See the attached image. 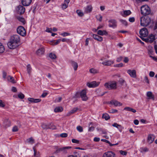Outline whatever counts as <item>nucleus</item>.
<instances>
[{"mask_svg":"<svg viewBox=\"0 0 157 157\" xmlns=\"http://www.w3.org/2000/svg\"><path fill=\"white\" fill-rule=\"evenodd\" d=\"M102 118L106 120H108V115L107 113L103 114L102 115Z\"/></svg>","mask_w":157,"mask_h":157,"instance_id":"46","label":"nucleus"},{"mask_svg":"<svg viewBox=\"0 0 157 157\" xmlns=\"http://www.w3.org/2000/svg\"><path fill=\"white\" fill-rule=\"evenodd\" d=\"M109 104L114 105L115 106H121L122 104L121 103L118 101L115 100H112L110 101Z\"/></svg>","mask_w":157,"mask_h":157,"instance_id":"13","label":"nucleus"},{"mask_svg":"<svg viewBox=\"0 0 157 157\" xmlns=\"http://www.w3.org/2000/svg\"><path fill=\"white\" fill-rule=\"evenodd\" d=\"M98 34L99 35L103 36V35H105L107 34V32L105 30L102 31L101 30H99L98 31Z\"/></svg>","mask_w":157,"mask_h":157,"instance_id":"27","label":"nucleus"},{"mask_svg":"<svg viewBox=\"0 0 157 157\" xmlns=\"http://www.w3.org/2000/svg\"><path fill=\"white\" fill-rule=\"evenodd\" d=\"M63 108L61 107H57L54 109V111L55 112H59L63 111Z\"/></svg>","mask_w":157,"mask_h":157,"instance_id":"36","label":"nucleus"},{"mask_svg":"<svg viewBox=\"0 0 157 157\" xmlns=\"http://www.w3.org/2000/svg\"><path fill=\"white\" fill-rule=\"evenodd\" d=\"M89 71L90 73L95 74L98 72V71L94 68H91L90 69Z\"/></svg>","mask_w":157,"mask_h":157,"instance_id":"31","label":"nucleus"},{"mask_svg":"<svg viewBox=\"0 0 157 157\" xmlns=\"http://www.w3.org/2000/svg\"><path fill=\"white\" fill-rule=\"evenodd\" d=\"M109 26L110 28L114 29L117 26V22L115 20H110L109 21Z\"/></svg>","mask_w":157,"mask_h":157,"instance_id":"7","label":"nucleus"},{"mask_svg":"<svg viewBox=\"0 0 157 157\" xmlns=\"http://www.w3.org/2000/svg\"><path fill=\"white\" fill-rule=\"evenodd\" d=\"M140 37L142 39V38L145 37L148 34V31L147 29L146 28H144L142 29L140 31Z\"/></svg>","mask_w":157,"mask_h":157,"instance_id":"6","label":"nucleus"},{"mask_svg":"<svg viewBox=\"0 0 157 157\" xmlns=\"http://www.w3.org/2000/svg\"><path fill=\"white\" fill-rule=\"evenodd\" d=\"M152 20L148 16H143L140 18V25L143 27H146L151 23Z\"/></svg>","mask_w":157,"mask_h":157,"instance_id":"2","label":"nucleus"},{"mask_svg":"<svg viewBox=\"0 0 157 157\" xmlns=\"http://www.w3.org/2000/svg\"><path fill=\"white\" fill-rule=\"evenodd\" d=\"M41 127L44 129H49L48 124H47L45 123H43L42 124Z\"/></svg>","mask_w":157,"mask_h":157,"instance_id":"40","label":"nucleus"},{"mask_svg":"<svg viewBox=\"0 0 157 157\" xmlns=\"http://www.w3.org/2000/svg\"><path fill=\"white\" fill-rule=\"evenodd\" d=\"M32 2V0H22V3L24 6H29Z\"/></svg>","mask_w":157,"mask_h":157,"instance_id":"19","label":"nucleus"},{"mask_svg":"<svg viewBox=\"0 0 157 157\" xmlns=\"http://www.w3.org/2000/svg\"><path fill=\"white\" fill-rule=\"evenodd\" d=\"M112 126L113 127H116L119 129H120L121 128V126L120 125L118 124L117 123H114L112 125Z\"/></svg>","mask_w":157,"mask_h":157,"instance_id":"43","label":"nucleus"},{"mask_svg":"<svg viewBox=\"0 0 157 157\" xmlns=\"http://www.w3.org/2000/svg\"><path fill=\"white\" fill-rule=\"evenodd\" d=\"M71 141L73 143L78 144L79 143V141L78 140L75 139H72Z\"/></svg>","mask_w":157,"mask_h":157,"instance_id":"59","label":"nucleus"},{"mask_svg":"<svg viewBox=\"0 0 157 157\" xmlns=\"http://www.w3.org/2000/svg\"><path fill=\"white\" fill-rule=\"evenodd\" d=\"M60 136L62 137H66L67 136V134L65 133H63L60 134Z\"/></svg>","mask_w":157,"mask_h":157,"instance_id":"57","label":"nucleus"},{"mask_svg":"<svg viewBox=\"0 0 157 157\" xmlns=\"http://www.w3.org/2000/svg\"><path fill=\"white\" fill-rule=\"evenodd\" d=\"M131 13L130 10H125L124 11L123 13H121V15L123 17H126L131 14Z\"/></svg>","mask_w":157,"mask_h":157,"instance_id":"18","label":"nucleus"},{"mask_svg":"<svg viewBox=\"0 0 157 157\" xmlns=\"http://www.w3.org/2000/svg\"><path fill=\"white\" fill-rule=\"evenodd\" d=\"M123 58L122 57L120 56L117 58V61L118 62H120L121 61Z\"/></svg>","mask_w":157,"mask_h":157,"instance_id":"63","label":"nucleus"},{"mask_svg":"<svg viewBox=\"0 0 157 157\" xmlns=\"http://www.w3.org/2000/svg\"><path fill=\"white\" fill-rule=\"evenodd\" d=\"M18 97L19 98L22 99L24 98L25 95L23 94L20 93L18 94Z\"/></svg>","mask_w":157,"mask_h":157,"instance_id":"45","label":"nucleus"},{"mask_svg":"<svg viewBox=\"0 0 157 157\" xmlns=\"http://www.w3.org/2000/svg\"><path fill=\"white\" fill-rule=\"evenodd\" d=\"M100 82H97L96 81H94L91 82L87 83V85L90 88H94L98 86Z\"/></svg>","mask_w":157,"mask_h":157,"instance_id":"11","label":"nucleus"},{"mask_svg":"<svg viewBox=\"0 0 157 157\" xmlns=\"http://www.w3.org/2000/svg\"><path fill=\"white\" fill-rule=\"evenodd\" d=\"M49 56L52 59H55L56 58V55L52 53L49 54Z\"/></svg>","mask_w":157,"mask_h":157,"instance_id":"37","label":"nucleus"},{"mask_svg":"<svg viewBox=\"0 0 157 157\" xmlns=\"http://www.w3.org/2000/svg\"><path fill=\"white\" fill-rule=\"evenodd\" d=\"M120 21L124 25L127 26V22L125 20H120Z\"/></svg>","mask_w":157,"mask_h":157,"instance_id":"49","label":"nucleus"},{"mask_svg":"<svg viewBox=\"0 0 157 157\" xmlns=\"http://www.w3.org/2000/svg\"><path fill=\"white\" fill-rule=\"evenodd\" d=\"M18 131V128L17 126H14L13 128L12 131L13 132H16Z\"/></svg>","mask_w":157,"mask_h":157,"instance_id":"56","label":"nucleus"},{"mask_svg":"<svg viewBox=\"0 0 157 157\" xmlns=\"http://www.w3.org/2000/svg\"><path fill=\"white\" fill-rule=\"evenodd\" d=\"M120 153L123 155H126L127 153V152L126 151H123L122 150H120L119 151Z\"/></svg>","mask_w":157,"mask_h":157,"instance_id":"47","label":"nucleus"},{"mask_svg":"<svg viewBox=\"0 0 157 157\" xmlns=\"http://www.w3.org/2000/svg\"><path fill=\"white\" fill-rule=\"evenodd\" d=\"M17 19L20 22H21L23 25H24L25 23V21L24 18L22 17H18Z\"/></svg>","mask_w":157,"mask_h":157,"instance_id":"32","label":"nucleus"},{"mask_svg":"<svg viewBox=\"0 0 157 157\" xmlns=\"http://www.w3.org/2000/svg\"><path fill=\"white\" fill-rule=\"evenodd\" d=\"M117 88V82L115 81L111 82L109 84V89H115Z\"/></svg>","mask_w":157,"mask_h":157,"instance_id":"10","label":"nucleus"},{"mask_svg":"<svg viewBox=\"0 0 157 157\" xmlns=\"http://www.w3.org/2000/svg\"><path fill=\"white\" fill-rule=\"evenodd\" d=\"M61 41V39H59L57 40H55L54 41V44L55 45H57Z\"/></svg>","mask_w":157,"mask_h":157,"instance_id":"54","label":"nucleus"},{"mask_svg":"<svg viewBox=\"0 0 157 157\" xmlns=\"http://www.w3.org/2000/svg\"><path fill=\"white\" fill-rule=\"evenodd\" d=\"M33 149L34 151V154L33 157H40V153L37 151L34 147H33Z\"/></svg>","mask_w":157,"mask_h":157,"instance_id":"26","label":"nucleus"},{"mask_svg":"<svg viewBox=\"0 0 157 157\" xmlns=\"http://www.w3.org/2000/svg\"><path fill=\"white\" fill-rule=\"evenodd\" d=\"M26 142L29 144H33L35 143L34 140L32 137L27 139L26 140Z\"/></svg>","mask_w":157,"mask_h":157,"instance_id":"25","label":"nucleus"},{"mask_svg":"<svg viewBox=\"0 0 157 157\" xmlns=\"http://www.w3.org/2000/svg\"><path fill=\"white\" fill-rule=\"evenodd\" d=\"M92 10V7L91 6H87L84 8V13H90L91 12Z\"/></svg>","mask_w":157,"mask_h":157,"instance_id":"17","label":"nucleus"},{"mask_svg":"<svg viewBox=\"0 0 157 157\" xmlns=\"http://www.w3.org/2000/svg\"><path fill=\"white\" fill-rule=\"evenodd\" d=\"M148 151V149L147 147H141L140 148V151L141 152H146Z\"/></svg>","mask_w":157,"mask_h":157,"instance_id":"38","label":"nucleus"},{"mask_svg":"<svg viewBox=\"0 0 157 157\" xmlns=\"http://www.w3.org/2000/svg\"><path fill=\"white\" fill-rule=\"evenodd\" d=\"M142 40L146 42L151 43L154 41L155 44H157V31L155 35L150 34L147 38H142Z\"/></svg>","mask_w":157,"mask_h":157,"instance_id":"3","label":"nucleus"},{"mask_svg":"<svg viewBox=\"0 0 157 157\" xmlns=\"http://www.w3.org/2000/svg\"><path fill=\"white\" fill-rule=\"evenodd\" d=\"M60 35L63 37H65L67 36H70L71 35V33L66 32H64L62 33H61Z\"/></svg>","mask_w":157,"mask_h":157,"instance_id":"39","label":"nucleus"},{"mask_svg":"<svg viewBox=\"0 0 157 157\" xmlns=\"http://www.w3.org/2000/svg\"><path fill=\"white\" fill-rule=\"evenodd\" d=\"M100 139L99 138L95 137L94 139V140L95 142H98L100 141Z\"/></svg>","mask_w":157,"mask_h":157,"instance_id":"64","label":"nucleus"},{"mask_svg":"<svg viewBox=\"0 0 157 157\" xmlns=\"http://www.w3.org/2000/svg\"><path fill=\"white\" fill-rule=\"evenodd\" d=\"M148 53L150 57L151 58L154 60L157 61V58L155 56H153L151 55H153L154 53V51L152 48L149 47L148 49Z\"/></svg>","mask_w":157,"mask_h":157,"instance_id":"8","label":"nucleus"},{"mask_svg":"<svg viewBox=\"0 0 157 157\" xmlns=\"http://www.w3.org/2000/svg\"><path fill=\"white\" fill-rule=\"evenodd\" d=\"M77 129L80 132H83V129L82 127L80 126H78L77 127Z\"/></svg>","mask_w":157,"mask_h":157,"instance_id":"44","label":"nucleus"},{"mask_svg":"<svg viewBox=\"0 0 157 157\" xmlns=\"http://www.w3.org/2000/svg\"><path fill=\"white\" fill-rule=\"evenodd\" d=\"M93 37L95 40L99 41H101L103 40V38L102 37L96 34H93Z\"/></svg>","mask_w":157,"mask_h":157,"instance_id":"20","label":"nucleus"},{"mask_svg":"<svg viewBox=\"0 0 157 157\" xmlns=\"http://www.w3.org/2000/svg\"><path fill=\"white\" fill-rule=\"evenodd\" d=\"M4 124L6 127H9L10 125V121L8 120H6L5 121Z\"/></svg>","mask_w":157,"mask_h":157,"instance_id":"35","label":"nucleus"},{"mask_svg":"<svg viewBox=\"0 0 157 157\" xmlns=\"http://www.w3.org/2000/svg\"><path fill=\"white\" fill-rule=\"evenodd\" d=\"M152 24L150 26V28H151L154 30H156L157 29V20L155 21H153L152 20L151 21Z\"/></svg>","mask_w":157,"mask_h":157,"instance_id":"16","label":"nucleus"},{"mask_svg":"<svg viewBox=\"0 0 157 157\" xmlns=\"http://www.w3.org/2000/svg\"><path fill=\"white\" fill-rule=\"evenodd\" d=\"M155 74V73L154 72L152 71H150L149 72V75L150 77H153L154 76Z\"/></svg>","mask_w":157,"mask_h":157,"instance_id":"61","label":"nucleus"},{"mask_svg":"<svg viewBox=\"0 0 157 157\" xmlns=\"http://www.w3.org/2000/svg\"><path fill=\"white\" fill-rule=\"evenodd\" d=\"M147 96L148 98V99H152L153 100H155L154 96L152 94V92L151 91L147 92Z\"/></svg>","mask_w":157,"mask_h":157,"instance_id":"22","label":"nucleus"},{"mask_svg":"<svg viewBox=\"0 0 157 157\" xmlns=\"http://www.w3.org/2000/svg\"><path fill=\"white\" fill-rule=\"evenodd\" d=\"M128 21L131 22H133L135 21V18L133 17H130L129 18Z\"/></svg>","mask_w":157,"mask_h":157,"instance_id":"52","label":"nucleus"},{"mask_svg":"<svg viewBox=\"0 0 157 157\" xmlns=\"http://www.w3.org/2000/svg\"><path fill=\"white\" fill-rule=\"evenodd\" d=\"M68 6V5L67 4L64 3L62 5V8L63 9H65L67 8Z\"/></svg>","mask_w":157,"mask_h":157,"instance_id":"58","label":"nucleus"},{"mask_svg":"<svg viewBox=\"0 0 157 157\" xmlns=\"http://www.w3.org/2000/svg\"><path fill=\"white\" fill-rule=\"evenodd\" d=\"M71 147H66L64 148H60L57 149L56 151L57 152H59L60 151H62L65 148H71Z\"/></svg>","mask_w":157,"mask_h":157,"instance_id":"51","label":"nucleus"},{"mask_svg":"<svg viewBox=\"0 0 157 157\" xmlns=\"http://www.w3.org/2000/svg\"><path fill=\"white\" fill-rule=\"evenodd\" d=\"M78 109L77 108H74L73 109H72L71 110L69 113L68 114V115L69 116L72 114L75 113L77 111Z\"/></svg>","mask_w":157,"mask_h":157,"instance_id":"30","label":"nucleus"},{"mask_svg":"<svg viewBox=\"0 0 157 157\" xmlns=\"http://www.w3.org/2000/svg\"><path fill=\"white\" fill-rule=\"evenodd\" d=\"M96 18L97 20L99 21H101L102 20V17L100 15H98L96 16Z\"/></svg>","mask_w":157,"mask_h":157,"instance_id":"48","label":"nucleus"},{"mask_svg":"<svg viewBox=\"0 0 157 157\" xmlns=\"http://www.w3.org/2000/svg\"><path fill=\"white\" fill-rule=\"evenodd\" d=\"M80 96L82 98V100L83 101H86L88 98L86 95V91L85 90H83L80 93Z\"/></svg>","mask_w":157,"mask_h":157,"instance_id":"9","label":"nucleus"},{"mask_svg":"<svg viewBox=\"0 0 157 157\" xmlns=\"http://www.w3.org/2000/svg\"><path fill=\"white\" fill-rule=\"evenodd\" d=\"M5 105V104L3 102L2 100H0V107H4Z\"/></svg>","mask_w":157,"mask_h":157,"instance_id":"50","label":"nucleus"},{"mask_svg":"<svg viewBox=\"0 0 157 157\" xmlns=\"http://www.w3.org/2000/svg\"><path fill=\"white\" fill-rule=\"evenodd\" d=\"M154 140V136L153 135H149L148 137L147 140L148 142L151 144L152 143Z\"/></svg>","mask_w":157,"mask_h":157,"instance_id":"21","label":"nucleus"},{"mask_svg":"<svg viewBox=\"0 0 157 157\" xmlns=\"http://www.w3.org/2000/svg\"><path fill=\"white\" fill-rule=\"evenodd\" d=\"M32 70V68L30 64H28L27 66V70L28 73L29 75H30L31 71Z\"/></svg>","mask_w":157,"mask_h":157,"instance_id":"34","label":"nucleus"},{"mask_svg":"<svg viewBox=\"0 0 157 157\" xmlns=\"http://www.w3.org/2000/svg\"><path fill=\"white\" fill-rule=\"evenodd\" d=\"M44 52L45 49L44 48L42 47L38 49L36 53L38 56H41L44 54Z\"/></svg>","mask_w":157,"mask_h":157,"instance_id":"14","label":"nucleus"},{"mask_svg":"<svg viewBox=\"0 0 157 157\" xmlns=\"http://www.w3.org/2000/svg\"><path fill=\"white\" fill-rule=\"evenodd\" d=\"M20 44V38L17 35H14L12 36L7 43L8 48L11 49H14Z\"/></svg>","mask_w":157,"mask_h":157,"instance_id":"1","label":"nucleus"},{"mask_svg":"<svg viewBox=\"0 0 157 157\" xmlns=\"http://www.w3.org/2000/svg\"><path fill=\"white\" fill-rule=\"evenodd\" d=\"M141 14L146 16L150 14L151 13L150 8L147 5L142 6L140 8Z\"/></svg>","mask_w":157,"mask_h":157,"instance_id":"4","label":"nucleus"},{"mask_svg":"<svg viewBox=\"0 0 157 157\" xmlns=\"http://www.w3.org/2000/svg\"><path fill=\"white\" fill-rule=\"evenodd\" d=\"M76 13L77 14L78 16L80 17H82L84 15V13L82 11L80 10H77L76 11Z\"/></svg>","mask_w":157,"mask_h":157,"instance_id":"29","label":"nucleus"},{"mask_svg":"<svg viewBox=\"0 0 157 157\" xmlns=\"http://www.w3.org/2000/svg\"><path fill=\"white\" fill-rule=\"evenodd\" d=\"M127 72L131 77L133 78H135L136 77V72L135 70H128L127 71Z\"/></svg>","mask_w":157,"mask_h":157,"instance_id":"15","label":"nucleus"},{"mask_svg":"<svg viewBox=\"0 0 157 157\" xmlns=\"http://www.w3.org/2000/svg\"><path fill=\"white\" fill-rule=\"evenodd\" d=\"M72 66L73 67L74 70L76 71L78 67V64L77 63L73 61H71V62Z\"/></svg>","mask_w":157,"mask_h":157,"instance_id":"23","label":"nucleus"},{"mask_svg":"<svg viewBox=\"0 0 157 157\" xmlns=\"http://www.w3.org/2000/svg\"><path fill=\"white\" fill-rule=\"evenodd\" d=\"M109 157H116L115 154L112 151H109Z\"/></svg>","mask_w":157,"mask_h":157,"instance_id":"42","label":"nucleus"},{"mask_svg":"<svg viewBox=\"0 0 157 157\" xmlns=\"http://www.w3.org/2000/svg\"><path fill=\"white\" fill-rule=\"evenodd\" d=\"M114 66L116 67H121L123 66V64L122 63H121L119 64L114 65Z\"/></svg>","mask_w":157,"mask_h":157,"instance_id":"53","label":"nucleus"},{"mask_svg":"<svg viewBox=\"0 0 157 157\" xmlns=\"http://www.w3.org/2000/svg\"><path fill=\"white\" fill-rule=\"evenodd\" d=\"M7 80L8 81L13 83H15L16 82V81L13 77L10 75L8 76L7 77Z\"/></svg>","mask_w":157,"mask_h":157,"instance_id":"24","label":"nucleus"},{"mask_svg":"<svg viewBox=\"0 0 157 157\" xmlns=\"http://www.w3.org/2000/svg\"><path fill=\"white\" fill-rule=\"evenodd\" d=\"M17 33L22 36H24L26 34V31L25 28L22 26H18L17 29Z\"/></svg>","mask_w":157,"mask_h":157,"instance_id":"5","label":"nucleus"},{"mask_svg":"<svg viewBox=\"0 0 157 157\" xmlns=\"http://www.w3.org/2000/svg\"><path fill=\"white\" fill-rule=\"evenodd\" d=\"M124 110L129 111L132 112L133 113H135L136 112V110L135 109L130 107H125L124 109Z\"/></svg>","mask_w":157,"mask_h":157,"instance_id":"28","label":"nucleus"},{"mask_svg":"<svg viewBox=\"0 0 157 157\" xmlns=\"http://www.w3.org/2000/svg\"><path fill=\"white\" fill-rule=\"evenodd\" d=\"M5 51V48L2 44L0 42V53H2Z\"/></svg>","mask_w":157,"mask_h":157,"instance_id":"33","label":"nucleus"},{"mask_svg":"<svg viewBox=\"0 0 157 157\" xmlns=\"http://www.w3.org/2000/svg\"><path fill=\"white\" fill-rule=\"evenodd\" d=\"M118 112V110L117 109H112L111 110H110L109 112V113H117Z\"/></svg>","mask_w":157,"mask_h":157,"instance_id":"60","label":"nucleus"},{"mask_svg":"<svg viewBox=\"0 0 157 157\" xmlns=\"http://www.w3.org/2000/svg\"><path fill=\"white\" fill-rule=\"evenodd\" d=\"M17 11L18 13L23 14L25 11V8L22 5H19L17 7Z\"/></svg>","mask_w":157,"mask_h":157,"instance_id":"12","label":"nucleus"},{"mask_svg":"<svg viewBox=\"0 0 157 157\" xmlns=\"http://www.w3.org/2000/svg\"><path fill=\"white\" fill-rule=\"evenodd\" d=\"M41 101V100L39 98H36V99H35L34 98V100H33V103H38L39 102H40Z\"/></svg>","mask_w":157,"mask_h":157,"instance_id":"55","label":"nucleus"},{"mask_svg":"<svg viewBox=\"0 0 157 157\" xmlns=\"http://www.w3.org/2000/svg\"><path fill=\"white\" fill-rule=\"evenodd\" d=\"M52 28H47L45 31L47 32L48 33H52Z\"/></svg>","mask_w":157,"mask_h":157,"instance_id":"62","label":"nucleus"},{"mask_svg":"<svg viewBox=\"0 0 157 157\" xmlns=\"http://www.w3.org/2000/svg\"><path fill=\"white\" fill-rule=\"evenodd\" d=\"M49 129H54L56 128V126L52 123L48 124Z\"/></svg>","mask_w":157,"mask_h":157,"instance_id":"41","label":"nucleus"}]
</instances>
